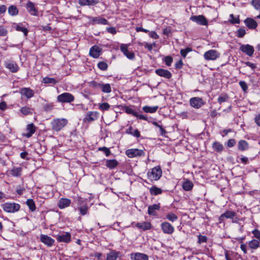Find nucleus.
I'll return each mask as SVG.
<instances>
[{"label":"nucleus","mask_w":260,"mask_h":260,"mask_svg":"<svg viewBox=\"0 0 260 260\" xmlns=\"http://www.w3.org/2000/svg\"><path fill=\"white\" fill-rule=\"evenodd\" d=\"M68 123V120L66 118H56L51 122L52 129L56 132H58L62 129Z\"/></svg>","instance_id":"nucleus-1"},{"label":"nucleus","mask_w":260,"mask_h":260,"mask_svg":"<svg viewBox=\"0 0 260 260\" xmlns=\"http://www.w3.org/2000/svg\"><path fill=\"white\" fill-rule=\"evenodd\" d=\"M162 175V171L159 166H156L151 169V171L147 173V176L149 179L152 180H158Z\"/></svg>","instance_id":"nucleus-2"},{"label":"nucleus","mask_w":260,"mask_h":260,"mask_svg":"<svg viewBox=\"0 0 260 260\" xmlns=\"http://www.w3.org/2000/svg\"><path fill=\"white\" fill-rule=\"evenodd\" d=\"M20 206L15 203H5L2 205L3 210L8 213H14L19 210Z\"/></svg>","instance_id":"nucleus-3"},{"label":"nucleus","mask_w":260,"mask_h":260,"mask_svg":"<svg viewBox=\"0 0 260 260\" xmlns=\"http://www.w3.org/2000/svg\"><path fill=\"white\" fill-rule=\"evenodd\" d=\"M74 100V95L69 92L62 93L57 97V102L61 103H70L73 102Z\"/></svg>","instance_id":"nucleus-4"},{"label":"nucleus","mask_w":260,"mask_h":260,"mask_svg":"<svg viewBox=\"0 0 260 260\" xmlns=\"http://www.w3.org/2000/svg\"><path fill=\"white\" fill-rule=\"evenodd\" d=\"M203 56L206 60H215L220 57V53L215 50L211 49L205 52Z\"/></svg>","instance_id":"nucleus-5"},{"label":"nucleus","mask_w":260,"mask_h":260,"mask_svg":"<svg viewBox=\"0 0 260 260\" xmlns=\"http://www.w3.org/2000/svg\"><path fill=\"white\" fill-rule=\"evenodd\" d=\"M189 104L192 108L199 109L205 105V102L202 98L193 97L190 99Z\"/></svg>","instance_id":"nucleus-6"},{"label":"nucleus","mask_w":260,"mask_h":260,"mask_svg":"<svg viewBox=\"0 0 260 260\" xmlns=\"http://www.w3.org/2000/svg\"><path fill=\"white\" fill-rule=\"evenodd\" d=\"M87 18L88 19L89 22L91 24L94 25L95 24H102V25H106L108 24V21L107 19L104 18H102L100 16L99 17H91V16H87Z\"/></svg>","instance_id":"nucleus-7"},{"label":"nucleus","mask_w":260,"mask_h":260,"mask_svg":"<svg viewBox=\"0 0 260 260\" xmlns=\"http://www.w3.org/2000/svg\"><path fill=\"white\" fill-rule=\"evenodd\" d=\"M160 228L164 234L171 235L174 232V228L169 222L164 221L160 224Z\"/></svg>","instance_id":"nucleus-8"},{"label":"nucleus","mask_w":260,"mask_h":260,"mask_svg":"<svg viewBox=\"0 0 260 260\" xmlns=\"http://www.w3.org/2000/svg\"><path fill=\"white\" fill-rule=\"evenodd\" d=\"M126 155L129 158L141 156L145 155L143 150L138 149H129L126 151Z\"/></svg>","instance_id":"nucleus-9"},{"label":"nucleus","mask_w":260,"mask_h":260,"mask_svg":"<svg viewBox=\"0 0 260 260\" xmlns=\"http://www.w3.org/2000/svg\"><path fill=\"white\" fill-rule=\"evenodd\" d=\"M36 129L37 127L32 123L28 124L25 129V133L22 134V136L29 138L36 132Z\"/></svg>","instance_id":"nucleus-10"},{"label":"nucleus","mask_w":260,"mask_h":260,"mask_svg":"<svg viewBox=\"0 0 260 260\" xmlns=\"http://www.w3.org/2000/svg\"><path fill=\"white\" fill-rule=\"evenodd\" d=\"M239 49L240 51L249 56H252L254 51L253 47L249 44H241Z\"/></svg>","instance_id":"nucleus-11"},{"label":"nucleus","mask_w":260,"mask_h":260,"mask_svg":"<svg viewBox=\"0 0 260 260\" xmlns=\"http://www.w3.org/2000/svg\"><path fill=\"white\" fill-rule=\"evenodd\" d=\"M190 19L197 24L201 25H207L208 21L206 18L203 15H200L198 16H192L190 18Z\"/></svg>","instance_id":"nucleus-12"},{"label":"nucleus","mask_w":260,"mask_h":260,"mask_svg":"<svg viewBox=\"0 0 260 260\" xmlns=\"http://www.w3.org/2000/svg\"><path fill=\"white\" fill-rule=\"evenodd\" d=\"M121 51L129 59H133L135 58V53L133 51H129L128 49V46L126 44H121L120 47Z\"/></svg>","instance_id":"nucleus-13"},{"label":"nucleus","mask_w":260,"mask_h":260,"mask_svg":"<svg viewBox=\"0 0 260 260\" xmlns=\"http://www.w3.org/2000/svg\"><path fill=\"white\" fill-rule=\"evenodd\" d=\"M102 49L97 45L91 47L89 50V55L94 58H98L101 54Z\"/></svg>","instance_id":"nucleus-14"},{"label":"nucleus","mask_w":260,"mask_h":260,"mask_svg":"<svg viewBox=\"0 0 260 260\" xmlns=\"http://www.w3.org/2000/svg\"><path fill=\"white\" fill-rule=\"evenodd\" d=\"M19 93L22 96H24L27 99H30L34 96L35 92L33 90L29 87H23L20 89Z\"/></svg>","instance_id":"nucleus-15"},{"label":"nucleus","mask_w":260,"mask_h":260,"mask_svg":"<svg viewBox=\"0 0 260 260\" xmlns=\"http://www.w3.org/2000/svg\"><path fill=\"white\" fill-rule=\"evenodd\" d=\"M40 241L48 247L52 246L55 242L54 240L51 237L43 234L40 236Z\"/></svg>","instance_id":"nucleus-16"},{"label":"nucleus","mask_w":260,"mask_h":260,"mask_svg":"<svg viewBox=\"0 0 260 260\" xmlns=\"http://www.w3.org/2000/svg\"><path fill=\"white\" fill-rule=\"evenodd\" d=\"M5 65L6 68L12 73H16L19 69L18 65L14 61H6Z\"/></svg>","instance_id":"nucleus-17"},{"label":"nucleus","mask_w":260,"mask_h":260,"mask_svg":"<svg viewBox=\"0 0 260 260\" xmlns=\"http://www.w3.org/2000/svg\"><path fill=\"white\" fill-rule=\"evenodd\" d=\"M26 8L27 11L28 13L33 16H37L38 11L37 9L35 7L34 4L28 1L26 5Z\"/></svg>","instance_id":"nucleus-18"},{"label":"nucleus","mask_w":260,"mask_h":260,"mask_svg":"<svg viewBox=\"0 0 260 260\" xmlns=\"http://www.w3.org/2000/svg\"><path fill=\"white\" fill-rule=\"evenodd\" d=\"M57 240L60 242L68 243L71 241V234L69 233H65L58 235Z\"/></svg>","instance_id":"nucleus-19"},{"label":"nucleus","mask_w":260,"mask_h":260,"mask_svg":"<svg viewBox=\"0 0 260 260\" xmlns=\"http://www.w3.org/2000/svg\"><path fill=\"white\" fill-rule=\"evenodd\" d=\"M131 258L133 260H148V256L142 253H133L131 254Z\"/></svg>","instance_id":"nucleus-20"},{"label":"nucleus","mask_w":260,"mask_h":260,"mask_svg":"<svg viewBox=\"0 0 260 260\" xmlns=\"http://www.w3.org/2000/svg\"><path fill=\"white\" fill-rule=\"evenodd\" d=\"M155 73L160 76L167 79H170L172 77V74L170 71L163 69H158L155 70Z\"/></svg>","instance_id":"nucleus-21"},{"label":"nucleus","mask_w":260,"mask_h":260,"mask_svg":"<svg viewBox=\"0 0 260 260\" xmlns=\"http://www.w3.org/2000/svg\"><path fill=\"white\" fill-rule=\"evenodd\" d=\"M246 26L249 29H254L257 26V22L252 18H247L244 21Z\"/></svg>","instance_id":"nucleus-22"},{"label":"nucleus","mask_w":260,"mask_h":260,"mask_svg":"<svg viewBox=\"0 0 260 260\" xmlns=\"http://www.w3.org/2000/svg\"><path fill=\"white\" fill-rule=\"evenodd\" d=\"M12 27L13 28H15L16 30L22 32L25 36L27 35L28 30L26 28L23 26L22 23H14L13 24Z\"/></svg>","instance_id":"nucleus-23"},{"label":"nucleus","mask_w":260,"mask_h":260,"mask_svg":"<svg viewBox=\"0 0 260 260\" xmlns=\"http://www.w3.org/2000/svg\"><path fill=\"white\" fill-rule=\"evenodd\" d=\"M71 203V200L62 198L59 200L58 206L60 209H62L70 206Z\"/></svg>","instance_id":"nucleus-24"},{"label":"nucleus","mask_w":260,"mask_h":260,"mask_svg":"<svg viewBox=\"0 0 260 260\" xmlns=\"http://www.w3.org/2000/svg\"><path fill=\"white\" fill-rule=\"evenodd\" d=\"M136 226L139 229L143 231L150 230L152 228L151 224L149 222L144 221L143 222H138L136 224Z\"/></svg>","instance_id":"nucleus-25"},{"label":"nucleus","mask_w":260,"mask_h":260,"mask_svg":"<svg viewBox=\"0 0 260 260\" xmlns=\"http://www.w3.org/2000/svg\"><path fill=\"white\" fill-rule=\"evenodd\" d=\"M99 2L100 0H79V4L81 6H94Z\"/></svg>","instance_id":"nucleus-26"},{"label":"nucleus","mask_w":260,"mask_h":260,"mask_svg":"<svg viewBox=\"0 0 260 260\" xmlns=\"http://www.w3.org/2000/svg\"><path fill=\"white\" fill-rule=\"evenodd\" d=\"M138 119H144L148 121L149 122L152 123L155 126L158 123L156 120L152 117H148L147 115H135Z\"/></svg>","instance_id":"nucleus-27"},{"label":"nucleus","mask_w":260,"mask_h":260,"mask_svg":"<svg viewBox=\"0 0 260 260\" xmlns=\"http://www.w3.org/2000/svg\"><path fill=\"white\" fill-rule=\"evenodd\" d=\"M22 168L21 167H14L9 171L10 175L13 177H19L21 175Z\"/></svg>","instance_id":"nucleus-28"},{"label":"nucleus","mask_w":260,"mask_h":260,"mask_svg":"<svg viewBox=\"0 0 260 260\" xmlns=\"http://www.w3.org/2000/svg\"><path fill=\"white\" fill-rule=\"evenodd\" d=\"M160 209L159 204L150 205L148 208V214L150 215L154 216L156 214L155 211Z\"/></svg>","instance_id":"nucleus-29"},{"label":"nucleus","mask_w":260,"mask_h":260,"mask_svg":"<svg viewBox=\"0 0 260 260\" xmlns=\"http://www.w3.org/2000/svg\"><path fill=\"white\" fill-rule=\"evenodd\" d=\"M118 162L116 159H107L106 161V166L110 169H113L116 168L118 165Z\"/></svg>","instance_id":"nucleus-30"},{"label":"nucleus","mask_w":260,"mask_h":260,"mask_svg":"<svg viewBox=\"0 0 260 260\" xmlns=\"http://www.w3.org/2000/svg\"><path fill=\"white\" fill-rule=\"evenodd\" d=\"M238 148L241 151H245L248 149L249 145L247 141L241 140L238 144Z\"/></svg>","instance_id":"nucleus-31"},{"label":"nucleus","mask_w":260,"mask_h":260,"mask_svg":"<svg viewBox=\"0 0 260 260\" xmlns=\"http://www.w3.org/2000/svg\"><path fill=\"white\" fill-rule=\"evenodd\" d=\"M193 186V183L188 179H186L182 183V188L185 191H190Z\"/></svg>","instance_id":"nucleus-32"},{"label":"nucleus","mask_w":260,"mask_h":260,"mask_svg":"<svg viewBox=\"0 0 260 260\" xmlns=\"http://www.w3.org/2000/svg\"><path fill=\"white\" fill-rule=\"evenodd\" d=\"M9 14L12 16H15L18 15L19 10L15 5H11L8 9Z\"/></svg>","instance_id":"nucleus-33"},{"label":"nucleus","mask_w":260,"mask_h":260,"mask_svg":"<svg viewBox=\"0 0 260 260\" xmlns=\"http://www.w3.org/2000/svg\"><path fill=\"white\" fill-rule=\"evenodd\" d=\"M119 254V252L112 250L110 253L107 254V260H116L118 257Z\"/></svg>","instance_id":"nucleus-34"},{"label":"nucleus","mask_w":260,"mask_h":260,"mask_svg":"<svg viewBox=\"0 0 260 260\" xmlns=\"http://www.w3.org/2000/svg\"><path fill=\"white\" fill-rule=\"evenodd\" d=\"M236 215V213L235 212L226 210L224 213L221 214V217L227 219H233Z\"/></svg>","instance_id":"nucleus-35"},{"label":"nucleus","mask_w":260,"mask_h":260,"mask_svg":"<svg viewBox=\"0 0 260 260\" xmlns=\"http://www.w3.org/2000/svg\"><path fill=\"white\" fill-rule=\"evenodd\" d=\"M150 193L151 195L157 196L158 194H160L162 193V189L160 188H158L155 186H152L150 189Z\"/></svg>","instance_id":"nucleus-36"},{"label":"nucleus","mask_w":260,"mask_h":260,"mask_svg":"<svg viewBox=\"0 0 260 260\" xmlns=\"http://www.w3.org/2000/svg\"><path fill=\"white\" fill-rule=\"evenodd\" d=\"M212 148L215 151L218 152H222L223 149V145L218 142H214L212 144Z\"/></svg>","instance_id":"nucleus-37"},{"label":"nucleus","mask_w":260,"mask_h":260,"mask_svg":"<svg viewBox=\"0 0 260 260\" xmlns=\"http://www.w3.org/2000/svg\"><path fill=\"white\" fill-rule=\"evenodd\" d=\"M26 204L28 207L29 210L31 212H34L36 210V206L35 202L32 199H27L26 202Z\"/></svg>","instance_id":"nucleus-38"},{"label":"nucleus","mask_w":260,"mask_h":260,"mask_svg":"<svg viewBox=\"0 0 260 260\" xmlns=\"http://www.w3.org/2000/svg\"><path fill=\"white\" fill-rule=\"evenodd\" d=\"M158 106H145L143 108V111L145 113H155L158 109Z\"/></svg>","instance_id":"nucleus-39"},{"label":"nucleus","mask_w":260,"mask_h":260,"mask_svg":"<svg viewBox=\"0 0 260 260\" xmlns=\"http://www.w3.org/2000/svg\"><path fill=\"white\" fill-rule=\"evenodd\" d=\"M100 88L102 89V91L104 93H109L111 92L112 91L110 84L109 83L102 84Z\"/></svg>","instance_id":"nucleus-40"},{"label":"nucleus","mask_w":260,"mask_h":260,"mask_svg":"<svg viewBox=\"0 0 260 260\" xmlns=\"http://www.w3.org/2000/svg\"><path fill=\"white\" fill-rule=\"evenodd\" d=\"M229 22L233 24H239L240 23V20L239 19V16L235 17L234 14H231L230 15V19L229 20Z\"/></svg>","instance_id":"nucleus-41"},{"label":"nucleus","mask_w":260,"mask_h":260,"mask_svg":"<svg viewBox=\"0 0 260 260\" xmlns=\"http://www.w3.org/2000/svg\"><path fill=\"white\" fill-rule=\"evenodd\" d=\"M42 82L45 84H51L52 85H54L57 82L54 78L47 77L44 78Z\"/></svg>","instance_id":"nucleus-42"},{"label":"nucleus","mask_w":260,"mask_h":260,"mask_svg":"<svg viewBox=\"0 0 260 260\" xmlns=\"http://www.w3.org/2000/svg\"><path fill=\"white\" fill-rule=\"evenodd\" d=\"M259 241L258 240H252L249 242V246L252 249H256L259 247Z\"/></svg>","instance_id":"nucleus-43"},{"label":"nucleus","mask_w":260,"mask_h":260,"mask_svg":"<svg viewBox=\"0 0 260 260\" xmlns=\"http://www.w3.org/2000/svg\"><path fill=\"white\" fill-rule=\"evenodd\" d=\"M246 33V30L243 27H240L236 32V36L239 38H243Z\"/></svg>","instance_id":"nucleus-44"},{"label":"nucleus","mask_w":260,"mask_h":260,"mask_svg":"<svg viewBox=\"0 0 260 260\" xmlns=\"http://www.w3.org/2000/svg\"><path fill=\"white\" fill-rule=\"evenodd\" d=\"M166 219L171 222H174L178 219V216L173 213H169L166 215Z\"/></svg>","instance_id":"nucleus-45"},{"label":"nucleus","mask_w":260,"mask_h":260,"mask_svg":"<svg viewBox=\"0 0 260 260\" xmlns=\"http://www.w3.org/2000/svg\"><path fill=\"white\" fill-rule=\"evenodd\" d=\"M97 118V115H86L83 120L85 122H90Z\"/></svg>","instance_id":"nucleus-46"},{"label":"nucleus","mask_w":260,"mask_h":260,"mask_svg":"<svg viewBox=\"0 0 260 260\" xmlns=\"http://www.w3.org/2000/svg\"><path fill=\"white\" fill-rule=\"evenodd\" d=\"M161 121H158L155 125L159 128V133L161 136H165L167 134L166 131L163 128L162 125L160 124Z\"/></svg>","instance_id":"nucleus-47"},{"label":"nucleus","mask_w":260,"mask_h":260,"mask_svg":"<svg viewBox=\"0 0 260 260\" xmlns=\"http://www.w3.org/2000/svg\"><path fill=\"white\" fill-rule=\"evenodd\" d=\"M251 5L256 10H260V0H251Z\"/></svg>","instance_id":"nucleus-48"},{"label":"nucleus","mask_w":260,"mask_h":260,"mask_svg":"<svg viewBox=\"0 0 260 260\" xmlns=\"http://www.w3.org/2000/svg\"><path fill=\"white\" fill-rule=\"evenodd\" d=\"M78 210L80 212V213L82 215H85L87 214L88 211V207L87 205H84L83 206L80 207L78 208Z\"/></svg>","instance_id":"nucleus-49"},{"label":"nucleus","mask_w":260,"mask_h":260,"mask_svg":"<svg viewBox=\"0 0 260 260\" xmlns=\"http://www.w3.org/2000/svg\"><path fill=\"white\" fill-rule=\"evenodd\" d=\"M98 68L102 71H106L108 68V64L104 61H100L98 64Z\"/></svg>","instance_id":"nucleus-50"},{"label":"nucleus","mask_w":260,"mask_h":260,"mask_svg":"<svg viewBox=\"0 0 260 260\" xmlns=\"http://www.w3.org/2000/svg\"><path fill=\"white\" fill-rule=\"evenodd\" d=\"M99 109L104 112L105 110H107L110 108V105L107 103H103L99 105Z\"/></svg>","instance_id":"nucleus-51"},{"label":"nucleus","mask_w":260,"mask_h":260,"mask_svg":"<svg viewBox=\"0 0 260 260\" xmlns=\"http://www.w3.org/2000/svg\"><path fill=\"white\" fill-rule=\"evenodd\" d=\"M229 99V96L227 94H222L220 95L218 98V102L221 104L223 102H226Z\"/></svg>","instance_id":"nucleus-52"},{"label":"nucleus","mask_w":260,"mask_h":260,"mask_svg":"<svg viewBox=\"0 0 260 260\" xmlns=\"http://www.w3.org/2000/svg\"><path fill=\"white\" fill-rule=\"evenodd\" d=\"M98 150L104 152L106 156H109L111 154L110 149L106 147H99Z\"/></svg>","instance_id":"nucleus-53"},{"label":"nucleus","mask_w":260,"mask_h":260,"mask_svg":"<svg viewBox=\"0 0 260 260\" xmlns=\"http://www.w3.org/2000/svg\"><path fill=\"white\" fill-rule=\"evenodd\" d=\"M198 243L201 244L203 243H206L207 241V237L206 236H203L199 235L198 236Z\"/></svg>","instance_id":"nucleus-54"},{"label":"nucleus","mask_w":260,"mask_h":260,"mask_svg":"<svg viewBox=\"0 0 260 260\" xmlns=\"http://www.w3.org/2000/svg\"><path fill=\"white\" fill-rule=\"evenodd\" d=\"M164 61L166 63V64L167 66H170L172 64V62L173 61V58L171 56H167L166 57H165L164 58Z\"/></svg>","instance_id":"nucleus-55"},{"label":"nucleus","mask_w":260,"mask_h":260,"mask_svg":"<svg viewBox=\"0 0 260 260\" xmlns=\"http://www.w3.org/2000/svg\"><path fill=\"white\" fill-rule=\"evenodd\" d=\"M240 87L242 89L244 92H246L248 89V86L247 83L244 81H240L239 83Z\"/></svg>","instance_id":"nucleus-56"},{"label":"nucleus","mask_w":260,"mask_h":260,"mask_svg":"<svg viewBox=\"0 0 260 260\" xmlns=\"http://www.w3.org/2000/svg\"><path fill=\"white\" fill-rule=\"evenodd\" d=\"M191 51V49L189 48H186L185 49H181L180 50V54L183 57H185L188 52Z\"/></svg>","instance_id":"nucleus-57"},{"label":"nucleus","mask_w":260,"mask_h":260,"mask_svg":"<svg viewBox=\"0 0 260 260\" xmlns=\"http://www.w3.org/2000/svg\"><path fill=\"white\" fill-rule=\"evenodd\" d=\"M142 45L144 46L145 48H147L149 51H151L153 46H155V43L153 44H149L147 42H144Z\"/></svg>","instance_id":"nucleus-58"},{"label":"nucleus","mask_w":260,"mask_h":260,"mask_svg":"<svg viewBox=\"0 0 260 260\" xmlns=\"http://www.w3.org/2000/svg\"><path fill=\"white\" fill-rule=\"evenodd\" d=\"M242 63L245 64L246 66L250 67L252 70H254L256 68V65L249 61L242 62Z\"/></svg>","instance_id":"nucleus-59"},{"label":"nucleus","mask_w":260,"mask_h":260,"mask_svg":"<svg viewBox=\"0 0 260 260\" xmlns=\"http://www.w3.org/2000/svg\"><path fill=\"white\" fill-rule=\"evenodd\" d=\"M20 111L22 114H31V113L30 108L26 106L22 107Z\"/></svg>","instance_id":"nucleus-60"},{"label":"nucleus","mask_w":260,"mask_h":260,"mask_svg":"<svg viewBox=\"0 0 260 260\" xmlns=\"http://www.w3.org/2000/svg\"><path fill=\"white\" fill-rule=\"evenodd\" d=\"M101 83H98L94 81H92L89 83V85L92 88H101Z\"/></svg>","instance_id":"nucleus-61"},{"label":"nucleus","mask_w":260,"mask_h":260,"mask_svg":"<svg viewBox=\"0 0 260 260\" xmlns=\"http://www.w3.org/2000/svg\"><path fill=\"white\" fill-rule=\"evenodd\" d=\"M7 33V30L3 26H0V37L6 36Z\"/></svg>","instance_id":"nucleus-62"},{"label":"nucleus","mask_w":260,"mask_h":260,"mask_svg":"<svg viewBox=\"0 0 260 260\" xmlns=\"http://www.w3.org/2000/svg\"><path fill=\"white\" fill-rule=\"evenodd\" d=\"M107 31L112 35H115L117 32V30L114 27H109L107 28Z\"/></svg>","instance_id":"nucleus-63"},{"label":"nucleus","mask_w":260,"mask_h":260,"mask_svg":"<svg viewBox=\"0 0 260 260\" xmlns=\"http://www.w3.org/2000/svg\"><path fill=\"white\" fill-rule=\"evenodd\" d=\"M254 236L259 241H260V231L258 230H254L252 231Z\"/></svg>","instance_id":"nucleus-64"}]
</instances>
